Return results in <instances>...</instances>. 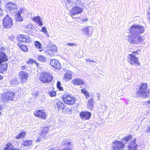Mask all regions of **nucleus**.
<instances>
[{
    "instance_id": "603ef678",
    "label": "nucleus",
    "mask_w": 150,
    "mask_h": 150,
    "mask_svg": "<svg viewBox=\"0 0 150 150\" xmlns=\"http://www.w3.org/2000/svg\"><path fill=\"white\" fill-rule=\"evenodd\" d=\"M21 69L22 70H24L26 69V67L25 66H21Z\"/></svg>"
},
{
    "instance_id": "c9c22d12",
    "label": "nucleus",
    "mask_w": 150,
    "mask_h": 150,
    "mask_svg": "<svg viewBox=\"0 0 150 150\" xmlns=\"http://www.w3.org/2000/svg\"><path fill=\"white\" fill-rule=\"evenodd\" d=\"M42 31L43 32L45 35H48V33H47V31L46 29V28L45 27H43L42 28Z\"/></svg>"
},
{
    "instance_id": "20e7f679",
    "label": "nucleus",
    "mask_w": 150,
    "mask_h": 150,
    "mask_svg": "<svg viewBox=\"0 0 150 150\" xmlns=\"http://www.w3.org/2000/svg\"><path fill=\"white\" fill-rule=\"evenodd\" d=\"M38 78L41 81L46 83L51 82L53 79L52 76L50 74L45 72L41 73Z\"/></svg>"
},
{
    "instance_id": "aec40b11",
    "label": "nucleus",
    "mask_w": 150,
    "mask_h": 150,
    "mask_svg": "<svg viewBox=\"0 0 150 150\" xmlns=\"http://www.w3.org/2000/svg\"><path fill=\"white\" fill-rule=\"evenodd\" d=\"M58 105V112L62 113L64 110V104L61 101H58L57 103V106Z\"/></svg>"
},
{
    "instance_id": "052dcab7",
    "label": "nucleus",
    "mask_w": 150,
    "mask_h": 150,
    "mask_svg": "<svg viewBox=\"0 0 150 150\" xmlns=\"http://www.w3.org/2000/svg\"><path fill=\"white\" fill-rule=\"evenodd\" d=\"M67 1L69 3H71V0H67Z\"/></svg>"
},
{
    "instance_id": "c03bdc74",
    "label": "nucleus",
    "mask_w": 150,
    "mask_h": 150,
    "mask_svg": "<svg viewBox=\"0 0 150 150\" xmlns=\"http://www.w3.org/2000/svg\"><path fill=\"white\" fill-rule=\"evenodd\" d=\"M144 103L150 108V100L145 101Z\"/></svg>"
},
{
    "instance_id": "09e8293b",
    "label": "nucleus",
    "mask_w": 150,
    "mask_h": 150,
    "mask_svg": "<svg viewBox=\"0 0 150 150\" xmlns=\"http://www.w3.org/2000/svg\"><path fill=\"white\" fill-rule=\"evenodd\" d=\"M41 140V138L40 137H38L37 140H36V142H39Z\"/></svg>"
},
{
    "instance_id": "6e6552de",
    "label": "nucleus",
    "mask_w": 150,
    "mask_h": 150,
    "mask_svg": "<svg viewBox=\"0 0 150 150\" xmlns=\"http://www.w3.org/2000/svg\"><path fill=\"white\" fill-rule=\"evenodd\" d=\"M63 100L64 103L70 105L73 104L75 102L73 96L67 94H65L63 96Z\"/></svg>"
},
{
    "instance_id": "7c9ffc66",
    "label": "nucleus",
    "mask_w": 150,
    "mask_h": 150,
    "mask_svg": "<svg viewBox=\"0 0 150 150\" xmlns=\"http://www.w3.org/2000/svg\"><path fill=\"white\" fill-rule=\"evenodd\" d=\"M38 59L39 61L42 62H45L46 61V58L42 56H39Z\"/></svg>"
},
{
    "instance_id": "a878e982",
    "label": "nucleus",
    "mask_w": 150,
    "mask_h": 150,
    "mask_svg": "<svg viewBox=\"0 0 150 150\" xmlns=\"http://www.w3.org/2000/svg\"><path fill=\"white\" fill-rule=\"evenodd\" d=\"M26 135L25 132H23L16 135V139L21 138L24 137Z\"/></svg>"
},
{
    "instance_id": "a211bd4d",
    "label": "nucleus",
    "mask_w": 150,
    "mask_h": 150,
    "mask_svg": "<svg viewBox=\"0 0 150 150\" xmlns=\"http://www.w3.org/2000/svg\"><path fill=\"white\" fill-rule=\"evenodd\" d=\"M71 82L74 85H83L85 83L82 79H75L72 81Z\"/></svg>"
},
{
    "instance_id": "412c9836",
    "label": "nucleus",
    "mask_w": 150,
    "mask_h": 150,
    "mask_svg": "<svg viewBox=\"0 0 150 150\" xmlns=\"http://www.w3.org/2000/svg\"><path fill=\"white\" fill-rule=\"evenodd\" d=\"M35 45L40 52H41L43 50L41 44L38 41H36L35 42Z\"/></svg>"
},
{
    "instance_id": "6ab92c4d",
    "label": "nucleus",
    "mask_w": 150,
    "mask_h": 150,
    "mask_svg": "<svg viewBox=\"0 0 150 150\" xmlns=\"http://www.w3.org/2000/svg\"><path fill=\"white\" fill-rule=\"evenodd\" d=\"M94 102V100L92 98L88 100V101L87 108L89 110H91L93 108Z\"/></svg>"
},
{
    "instance_id": "cd10ccee",
    "label": "nucleus",
    "mask_w": 150,
    "mask_h": 150,
    "mask_svg": "<svg viewBox=\"0 0 150 150\" xmlns=\"http://www.w3.org/2000/svg\"><path fill=\"white\" fill-rule=\"evenodd\" d=\"M18 45L21 49L24 52H27L28 51L27 47L24 45H22L21 44H18Z\"/></svg>"
},
{
    "instance_id": "f3484780",
    "label": "nucleus",
    "mask_w": 150,
    "mask_h": 150,
    "mask_svg": "<svg viewBox=\"0 0 150 150\" xmlns=\"http://www.w3.org/2000/svg\"><path fill=\"white\" fill-rule=\"evenodd\" d=\"M19 39L21 42H30L29 37L26 35H21L19 38Z\"/></svg>"
},
{
    "instance_id": "4be33fe9",
    "label": "nucleus",
    "mask_w": 150,
    "mask_h": 150,
    "mask_svg": "<svg viewBox=\"0 0 150 150\" xmlns=\"http://www.w3.org/2000/svg\"><path fill=\"white\" fill-rule=\"evenodd\" d=\"M7 64H4L0 67V73H3L4 71H6L7 69Z\"/></svg>"
},
{
    "instance_id": "58836bf2",
    "label": "nucleus",
    "mask_w": 150,
    "mask_h": 150,
    "mask_svg": "<svg viewBox=\"0 0 150 150\" xmlns=\"http://www.w3.org/2000/svg\"><path fill=\"white\" fill-rule=\"evenodd\" d=\"M57 70L58 69L59 70L61 68V67L60 66V63L58 61V60H57Z\"/></svg>"
},
{
    "instance_id": "2eb2a0df",
    "label": "nucleus",
    "mask_w": 150,
    "mask_h": 150,
    "mask_svg": "<svg viewBox=\"0 0 150 150\" xmlns=\"http://www.w3.org/2000/svg\"><path fill=\"white\" fill-rule=\"evenodd\" d=\"M72 73L69 70H68L66 71L65 74L64 76L63 79L66 81H68L71 79L72 78Z\"/></svg>"
},
{
    "instance_id": "b1692460",
    "label": "nucleus",
    "mask_w": 150,
    "mask_h": 150,
    "mask_svg": "<svg viewBox=\"0 0 150 150\" xmlns=\"http://www.w3.org/2000/svg\"><path fill=\"white\" fill-rule=\"evenodd\" d=\"M4 150H18L19 149H16L14 148L12 145L10 144V143H8L7 145V146L5 147Z\"/></svg>"
},
{
    "instance_id": "ea45409f",
    "label": "nucleus",
    "mask_w": 150,
    "mask_h": 150,
    "mask_svg": "<svg viewBox=\"0 0 150 150\" xmlns=\"http://www.w3.org/2000/svg\"><path fill=\"white\" fill-rule=\"evenodd\" d=\"M140 52V50H137L135 51H134L132 52V54H139V53Z\"/></svg>"
},
{
    "instance_id": "39448f33",
    "label": "nucleus",
    "mask_w": 150,
    "mask_h": 150,
    "mask_svg": "<svg viewBox=\"0 0 150 150\" xmlns=\"http://www.w3.org/2000/svg\"><path fill=\"white\" fill-rule=\"evenodd\" d=\"M5 7L7 11L11 13H16L18 9L16 4L12 1L9 2L6 4Z\"/></svg>"
},
{
    "instance_id": "bf43d9fd",
    "label": "nucleus",
    "mask_w": 150,
    "mask_h": 150,
    "mask_svg": "<svg viewBox=\"0 0 150 150\" xmlns=\"http://www.w3.org/2000/svg\"><path fill=\"white\" fill-rule=\"evenodd\" d=\"M147 13H150V7L149 8L148 10Z\"/></svg>"
},
{
    "instance_id": "13d9d810",
    "label": "nucleus",
    "mask_w": 150,
    "mask_h": 150,
    "mask_svg": "<svg viewBox=\"0 0 150 150\" xmlns=\"http://www.w3.org/2000/svg\"><path fill=\"white\" fill-rule=\"evenodd\" d=\"M3 108V107L0 104V110H2Z\"/></svg>"
},
{
    "instance_id": "0e129e2a",
    "label": "nucleus",
    "mask_w": 150,
    "mask_h": 150,
    "mask_svg": "<svg viewBox=\"0 0 150 150\" xmlns=\"http://www.w3.org/2000/svg\"><path fill=\"white\" fill-rule=\"evenodd\" d=\"M0 116H2V114L1 112H0Z\"/></svg>"
},
{
    "instance_id": "680f3d73",
    "label": "nucleus",
    "mask_w": 150,
    "mask_h": 150,
    "mask_svg": "<svg viewBox=\"0 0 150 150\" xmlns=\"http://www.w3.org/2000/svg\"><path fill=\"white\" fill-rule=\"evenodd\" d=\"M3 78V76L0 75V80L2 79Z\"/></svg>"
},
{
    "instance_id": "f8f14e48",
    "label": "nucleus",
    "mask_w": 150,
    "mask_h": 150,
    "mask_svg": "<svg viewBox=\"0 0 150 150\" xmlns=\"http://www.w3.org/2000/svg\"><path fill=\"white\" fill-rule=\"evenodd\" d=\"M93 28L91 26L83 27L81 29L82 32H84L87 36L91 35L93 30Z\"/></svg>"
},
{
    "instance_id": "f257e3e1",
    "label": "nucleus",
    "mask_w": 150,
    "mask_h": 150,
    "mask_svg": "<svg viewBox=\"0 0 150 150\" xmlns=\"http://www.w3.org/2000/svg\"><path fill=\"white\" fill-rule=\"evenodd\" d=\"M145 30V27L139 25H133L129 29L131 35L128 36V41L134 45L142 44L144 42L145 38L140 34L143 33Z\"/></svg>"
},
{
    "instance_id": "f704fd0d",
    "label": "nucleus",
    "mask_w": 150,
    "mask_h": 150,
    "mask_svg": "<svg viewBox=\"0 0 150 150\" xmlns=\"http://www.w3.org/2000/svg\"><path fill=\"white\" fill-rule=\"evenodd\" d=\"M71 109L68 108H66L64 110V113L65 114L68 113L71 111Z\"/></svg>"
},
{
    "instance_id": "4d7b16f0",
    "label": "nucleus",
    "mask_w": 150,
    "mask_h": 150,
    "mask_svg": "<svg viewBox=\"0 0 150 150\" xmlns=\"http://www.w3.org/2000/svg\"><path fill=\"white\" fill-rule=\"evenodd\" d=\"M147 16L148 18L150 20V13H147Z\"/></svg>"
},
{
    "instance_id": "9b49d317",
    "label": "nucleus",
    "mask_w": 150,
    "mask_h": 150,
    "mask_svg": "<svg viewBox=\"0 0 150 150\" xmlns=\"http://www.w3.org/2000/svg\"><path fill=\"white\" fill-rule=\"evenodd\" d=\"M83 11V9L78 6H75L70 11V15L71 16L81 13Z\"/></svg>"
},
{
    "instance_id": "79ce46f5",
    "label": "nucleus",
    "mask_w": 150,
    "mask_h": 150,
    "mask_svg": "<svg viewBox=\"0 0 150 150\" xmlns=\"http://www.w3.org/2000/svg\"><path fill=\"white\" fill-rule=\"evenodd\" d=\"M32 27H33V25H32L31 24H29L28 25L26 29H32Z\"/></svg>"
},
{
    "instance_id": "5fc2aeb1",
    "label": "nucleus",
    "mask_w": 150,
    "mask_h": 150,
    "mask_svg": "<svg viewBox=\"0 0 150 150\" xmlns=\"http://www.w3.org/2000/svg\"><path fill=\"white\" fill-rule=\"evenodd\" d=\"M2 16V9L0 8V17Z\"/></svg>"
},
{
    "instance_id": "ddd939ff",
    "label": "nucleus",
    "mask_w": 150,
    "mask_h": 150,
    "mask_svg": "<svg viewBox=\"0 0 150 150\" xmlns=\"http://www.w3.org/2000/svg\"><path fill=\"white\" fill-rule=\"evenodd\" d=\"M91 113L88 111L82 112L80 113V118L84 120H87L89 119L91 117Z\"/></svg>"
},
{
    "instance_id": "f03ea898",
    "label": "nucleus",
    "mask_w": 150,
    "mask_h": 150,
    "mask_svg": "<svg viewBox=\"0 0 150 150\" xmlns=\"http://www.w3.org/2000/svg\"><path fill=\"white\" fill-rule=\"evenodd\" d=\"M136 139L129 135L122 140V142L116 141L113 142L112 150H125L128 147L129 150H135L137 144L135 142Z\"/></svg>"
},
{
    "instance_id": "423d86ee",
    "label": "nucleus",
    "mask_w": 150,
    "mask_h": 150,
    "mask_svg": "<svg viewBox=\"0 0 150 150\" xmlns=\"http://www.w3.org/2000/svg\"><path fill=\"white\" fill-rule=\"evenodd\" d=\"M127 61L129 63L132 65L138 66L140 65V63L138 60V57H136L133 54H129L127 57Z\"/></svg>"
},
{
    "instance_id": "2f4dec72",
    "label": "nucleus",
    "mask_w": 150,
    "mask_h": 150,
    "mask_svg": "<svg viewBox=\"0 0 150 150\" xmlns=\"http://www.w3.org/2000/svg\"><path fill=\"white\" fill-rule=\"evenodd\" d=\"M57 88L58 89L59 91H63V87L61 86V83L59 81H58L57 83Z\"/></svg>"
},
{
    "instance_id": "473e14b6",
    "label": "nucleus",
    "mask_w": 150,
    "mask_h": 150,
    "mask_svg": "<svg viewBox=\"0 0 150 150\" xmlns=\"http://www.w3.org/2000/svg\"><path fill=\"white\" fill-rule=\"evenodd\" d=\"M46 52L48 53L50 56H52L53 55L54 53L53 51L50 50H48L46 51Z\"/></svg>"
},
{
    "instance_id": "4c0bfd02",
    "label": "nucleus",
    "mask_w": 150,
    "mask_h": 150,
    "mask_svg": "<svg viewBox=\"0 0 150 150\" xmlns=\"http://www.w3.org/2000/svg\"><path fill=\"white\" fill-rule=\"evenodd\" d=\"M50 96L51 97L55 96L56 94V92L55 91L50 92L49 93Z\"/></svg>"
},
{
    "instance_id": "7ed1b4c3",
    "label": "nucleus",
    "mask_w": 150,
    "mask_h": 150,
    "mask_svg": "<svg viewBox=\"0 0 150 150\" xmlns=\"http://www.w3.org/2000/svg\"><path fill=\"white\" fill-rule=\"evenodd\" d=\"M147 83H142L137 91V94L139 97L143 98H147L150 93V89L149 88L147 89Z\"/></svg>"
},
{
    "instance_id": "864d4df0",
    "label": "nucleus",
    "mask_w": 150,
    "mask_h": 150,
    "mask_svg": "<svg viewBox=\"0 0 150 150\" xmlns=\"http://www.w3.org/2000/svg\"><path fill=\"white\" fill-rule=\"evenodd\" d=\"M48 150H56V147H51Z\"/></svg>"
},
{
    "instance_id": "5701e85b",
    "label": "nucleus",
    "mask_w": 150,
    "mask_h": 150,
    "mask_svg": "<svg viewBox=\"0 0 150 150\" xmlns=\"http://www.w3.org/2000/svg\"><path fill=\"white\" fill-rule=\"evenodd\" d=\"M48 127H45L42 129V131L40 132V134L42 136L44 137L48 132Z\"/></svg>"
},
{
    "instance_id": "de8ad7c7",
    "label": "nucleus",
    "mask_w": 150,
    "mask_h": 150,
    "mask_svg": "<svg viewBox=\"0 0 150 150\" xmlns=\"http://www.w3.org/2000/svg\"><path fill=\"white\" fill-rule=\"evenodd\" d=\"M9 38L12 41H13L14 39V37L13 36H11L9 37Z\"/></svg>"
},
{
    "instance_id": "dca6fc26",
    "label": "nucleus",
    "mask_w": 150,
    "mask_h": 150,
    "mask_svg": "<svg viewBox=\"0 0 150 150\" xmlns=\"http://www.w3.org/2000/svg\"><path fill=\"white\" fill-rule=\"evenodd\" d=\"M7 60V57L5 53L0 50V65L1 63Z\"/></svg>"
},
{
    "instance_id": "6e6d98bb",
    "label": "nucleus",
    "mask_w": 150,
    "mask_h": 150,
    "mask_svg": "<svg viewBox=\"0 0 150 150\" xmlns=\"http://www.w3.org/2000/svg\"><path fill=\"white\" fill-rule=\"evenodd\" d=\"M88 19L87 18H86L85 19H83L82 20V21L83 22H85V21H87L88 20Z\"/></svg>"
},
{
    "instance_id": "c756f323",
    "label": "nucleus",
    "mask_w": 150,
    "mask_h": 150,
    "mask_svg": "<svg viewBox=\"0 0 150 150\" xmlns=\"http://www.w3.org/2000/svg\"><path fill=\"white\" fill-rule=\"evenodd\" d=\"M51 65L55 69H56V60L55 59H53L50 62Z\"/></svg>"
},
{
    "instance_id": "a18cd8bd",
    "label": "nucleus",
    "mask_w": 150,
    "mask_h": 150,
    "mask_svg": "<svg viewBox=\"0 0 150 150\" xmlns=\"http://www.w3.org/2000/svg\"><path fill=\"white\" fill-rule=\"evenodd\" d=\"M67 45H70L71 47H73L74 46H76L77 45L74 43H68L67 44Z\"/></svg>"
},
{
    "instance_id": "4468645a",
    "label": "nucleus",
    "mask_w": 150,
    "mask_h": 150,
    "mask_svg": "<svg viewBox=\"0 0 150 150\" xmlns=\"http://www.w3.org/2000/svg\"><path fill=\"white\" fill-rule=\"evenodd\" d=\"M34 114L36 116L41 117L45 119L46 115L45 110H38L34 112Z\"/></svg>"
},
{
    "instance_id": "e2e57ef3",
    "label": "nucleus",
    "mask_w": 150,
    "mask_h": 150,
    "mask_svg": "<svg viewBox=\"0 0 150 150\" xmlns=\"http://www.w3.org/2000/svg\"><path fill=\"white\" fill-rule=\"evenodd\" d=\"M36 64L37 65V66L38 67V63H37V62H35Z\"/></svg>"
},
{
    "instance_id": "c85d7f7f",
    "label": "nucleus",
    "mask_w": 150,
    "mask_h": 150,
    "mask_svg": "<svg viewBox=\"0 0 150 150\" xmlns=\"http://www.w3.org/2000/svg\"><path fill=\"white\" fill-rule=\"evenodd\" d=\"M16 21H23V18L21 16V14L17 13L15 16Z\"/></svg>"
},
{
    "instance_id": "bb28decb",
    "label": "nucleus",
    "mask_w": 150,
    "mask_h": 150,
    "mask_svg": "<svg viewBox=\"0 0 150 150\" xmlns=\"http://www.w3.org/2000/svg\"><path fill=\"white\" fill-rule=\"evenodd\" d=\"M33 21L37 22L41 26L42 25V23L40 21L39 16H38L33 18Z\"/></svg>"
},
{
    "instance_id": "393cba45",
    "label": "nucleus",
    "mask_w": 150,
    "mask_h": 150,
    "mask_svg": "<svg viewBox=\"0 0 150 150\" xmlns=\"http://www.w3.org/2000/svg\"><path fill=\"white\" fill-rule=\"evenodd\" d=\"M32 142L30 140H23L22 142V144L24 146H29L32 144Z\"/></svg>"
},
{
    "instance_id": "1a4fd4ad",
    "label": "nucleus",
    "mask_w": 150,
    "mask_h": 150,
    "mask_svg": "<svg viewBox=\"0 0 150 150\" xmlns=\"http://www.w3.org/2000/svg\"><path fill=\"white\" fill-rule=\"evenodd\" d=\"M18 75L22 83H25L28 80L29 76V74L27 72L23 71H19L18 73Z\"/></svg>"
},
{
    "instance_id": "3c124183",
    "label": "nucleus",
    "mask_w": 150,
    "mask_h": 150,
    "mask_svg": "<svg viewBox=\"0 0 150 150\" xmlns=\"http://www.w3.org/2000/svg\"><path fill=\"white\" fill-rule=\"evenodd\" d=\"M86 96V99H88L89 97V93H87L86 94V95H85Z\"/></svg>"
},
{
    "instance_id": "9d476101",
    "label": "nucleus",
    "mask_w": 150,
    "mask_h": 150,
    "mask_svg": "<svg viewBox=\"0 0 150 150\" xmlns=\"http://www.w3.org/2000/svg\"><path fill=\"white\" fill-rule=\"evenodd\" d=\"M15 94L12 92H8L5 93L4 96H2V99L4 102L9 100H12L14 98Z\"/></svg>"
},
{
    "instance_id": "49530a36",
    "label": "nucleus",
    "mask_w": 150,
    "mask_h": 150,
    "mask_svg": "<svg viewBox=\"0 0 150 150\" xmlns=\"http://www.w3.org/2000/svg\"><path fill=\"white\" fill-rule=\"evenodd\" d=\"M23 10V8H21L17 13H19L21 14V13H22Z\"/></svg>"
},
{
    "instance_id": "72a5a7b5",
    "label": "nucleus",
    "mask_w": 150,
    "mask_h": 150,
    "mask_svg": "<svg viewBox=\"0 0 150 150\" xmlns=\"http://www.w3.org/2000/svg\"><path fill=\"white\" fill-rule=\"evenodd\" d=\"M39 93V92L36 91L33 93L32 95L35 98H37L38 97Z\"/></svg>"
},
{
    "instance_id": "8fccbe9b",
    "label": "nucleus",
    "mask_w": 150,
    "mask_h": 150,
    "mask_svg": "<svg viewBox=\"0 0 150 150\" xmlns=\"http://www.w3.org/2000/svg\"><path fill=\"white\" fill-rule=\"evenodd\" d=\"M35 60H33L32 59H30V61L28 62L29 64H31V63H33V62H35Z\"/></svg>"
},
{
    "instance_id": "e433bc0d",
    "label": "nucleus",
    "mask_w": 150,
    "mask_h": 150,
    "mask_svg": "<svg viewBox=\"0 0 150 150\" xmlns=\"http://www.w3.org/2000/svg\"><path fill=\"white\" fill-rule=\"evenodd\" d=\"M145 132L148 134L150 133V125H149L147 127Z\"/></svg>"
},
{
    "instance_id": "a19ab883",
    "label": "nucleus",
    "mask_w": 150,
    "mask_h": 150,
    "mask_svg": "<svg viewBox=\"0 0 150 150\" xmlns=\"http://www.w3.org/2000/svg\"><path fill=\"white\" fill-rule=\"evenodd\" d=\"M81 92L86 95L87 93L88 92V91L86 90L85 88H82L81 89Z\"/></svg>"
},
{
    "instance_id": "0eeeda50",
    "label": "nucleus",
    "mask_w": 150,
    "mask_h": 150,
    "mask_svg": "<svg viewBox=\"0 0 150 150\" xmlns=\"http://www.w3.org/2000/svg\"><path fill=\"white\" fill-rule=\"evenodd\" d=\"M3 25L5 28H11L13 25L12 20L8 15H6L3 20Z\"/></svg>"
},
{
    "instance_id": "37998d69",
    "label": "nucleus",
    "mask_w": 150,
    "mask_h": 150,
    "mask_svg": "<svg viewBox=\"0 0 150 150\" xmlns=\"http://www.w3.org/2000/svg\"><path fill=\"white\" fill-rule=\"evenodd\" d=\"M86 62L88 61L90 62H92L93 63L96 62V61H95L92 59H86Z\"/></svg>"
}]
</instances>
